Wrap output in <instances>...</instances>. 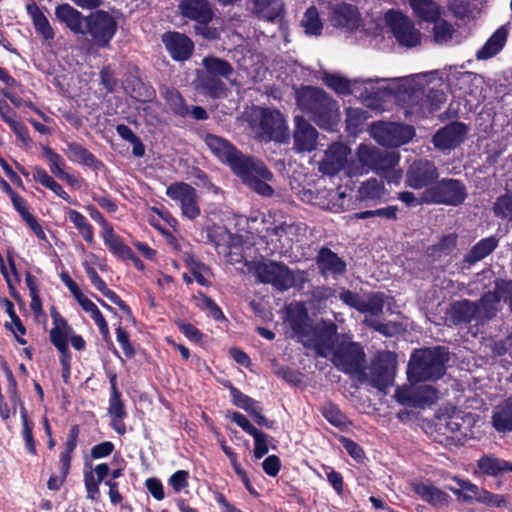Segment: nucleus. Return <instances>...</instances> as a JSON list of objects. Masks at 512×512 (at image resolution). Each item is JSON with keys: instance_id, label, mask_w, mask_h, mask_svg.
<instances>
[{"instance_id": "1", "label": "nucleus", "mask_w": 512, "mask_h": 512, "mask_svg": "<svg viewBox=\"0 0 512 512\" xmlns=\"http://www.w3.org/2000/svg\"><path fill=\"white\" fill-rule=\"evenodd\" d=\"M205 143L250 189L262 196H272L274 190L269 183L273 181V174L261 161L242 155L227 140L213 134L205 136Z\"/></svg>"}, {"instance_id": "2", "label": "nucleus", "mask_w": 512, "mask_h": 512, "mask_svg": "<svg viewBox=\"0 0 512 512\" xmlns=\"http://www.w3.org/2000/svg\"><path fill=\"white\" fill-rule=\"evenodd\" d=\"M284 324L291 337H296L305 346L314 349L317 355L327 357L331 352L336 325L325 320L312 325L303 303L293 302L286 306Z\"/></svg>"}, {"instance_id": "3", "label": "nucleus", "mask_w": 512, "mask_h": 512, "mask_svg": "<svg viewBox=\"0 0 512 512\" xmlns=\"http://www.w3.org/2000/svg\"><path fill=\"white\" fill-rule=\"evenodd\" d=\"M433 78L430 72L406 76L397 80L399 97L408 106V114L427 116L438 110L445 102V96L437 90H429L426 87Z\"/></svg>"}, {"instance_id": "4", "label": "nucleus", "mask_w": 512, "mask_h": 512, "mask_svg": "<svg viewBox=\"0 0 512 512\" xmlns=\"http://www.w3.org/2000/svg\"><path fill=\"white\" fill-rule=\"evenodd\" d=\"M297 104L322 129L334 130L339 123L337 103L319 88L306 86L299 89Z\"/></svg>"}, {"instance_id": "5", "label": "nucleus", "mask_w": 512, "mask_h": 512, "mask_svg": "<svg viewBox=\"0 0 512 512\" xmlns=\"http://www.w3.org/2000/svg\"><path fill=\"white\" fill-rule=\"evenodd\" d=\"M448 354L445 348L435 347L415 351L408 363L409 382L435 381L445 373Z\"/></svg>"}, {"instance_id": "6", "label": "nucleus", "mask_w": 512, "mask_h": 512, "mask_svg": "<svg viewBox=\"0 0 512 512\" xmlns=\"http://www.w3.org/2000/svg\"><path fill=\"white\" fill-rule=\"evenodd\" d=\"M250 127L263 141L284 142L288 139V126L284 116L276 109L253 107L250 112Z\"/></svg>"}, {"instance_id": "7", "label": "nucleus", "mask_w": 512, "mask_h": 512, "mask_svg": "<svg viewBox=\"0 0 512 512\" xmlns=\"http://www.w3.org/2000/svg\"><path fill=\"white\" fill-rule=\"evenodd\" d=\"M255 274L260 282L271 284L280 291L292 287L301 289L308 281V275L305 271H293L285 264L275 261L259 263L256 266Z\"/></svg>"}, {"instance_id": "8", "label": "nucleus", "mask_w": 512, "mask_h": 512, "mask_svg": "<svg viewBox=\"0 0 512 512\" xmlns=\"http://www.w3.org/2000/svg\"><path fill=\"white\" fill-rule=\"evenodd\" d=\"M498 306L499 297L496 294L487 293L478 305L468 300L456 302L451 308L450 317L455 324L469 322L475 317L489 319L495 315Z\"/></svg>"}, {"instance_id": "9", "label": "nucleus", "mask_w": 512, "mask_h": 512, "mask_svg": "<svg viewBox=\"0 0 512 512\" xmlns=\"http://www.w3.org/2000/svg\"><path fill=\"white\" fill-rule=\"evenodd\" d=\"M369 132L378 144L386 147L402 146L415 136L412 126L397 122H374L370 125Z\"/></svg>"}, {"instance_id": "10", "label": "nucleus", "mask_w": 512, "mask_h": 512, "mask_svg": "<svg viewBox=\"0 0 512 512\" xmlns=\"http://www.w3.org/2000/svg\"><path fill=\"white\" fill-rule=\"evenodd\" d=\"M384 21L400 45L413 48L421 44L422 33L416 29L413 21L400 10H388L384 15Z\"/></svg>"}, {"instance_id": "11", "label": "nucleus", "mask_w": 512, "mask_h": 512, "mask_svg": "<svg viewBox=\"0 0 512 512\" xmlns=\"http://www.w3.org/2000/svg\"><path fill=\"white\" fill-rule=\"evenodd\" d=\"M464 184L456 179H442L437 184L424 191V200L427 203L457 206L466 198Z\"/></svg>"}, {"instance_id": "12", "label": "nucleus", "mask_w": 512, "mask_h": 512, "mask_svg": "<svg viewBox=\"0 0 512 512\" xmlns=\"http://www.w3.org/2000/svg\"><path fill=\"white\" fill-rule=\"evenodd\" d=\"M84 29L99 47H107L117 31V22L112 15L97 11L85 19Z\"/></svg>"}, {"instance_id": "13", "label": "nucleus", "mask_w": 512, "mask_h": 512, "mask_svg": "<svg viewBox=\"0 0 512 512\" xmlns=\"http://www.w3.org/2000/svg\"><path fill=\"white\" fill-rule=\"evenodd\" d=\"M337 340L336 330L332 338L331 352L326 358H331L335 366L346 373L356 370L360 366L364 355L361 347L356 343L336 346Z\"/></svg>"}, {"instance_id": "14", "label": "nucleus", "mask_w": 512, "mask_h": 512, "mask_svg": "<svg viewBox=\"0 0 512 512\" xmlns=\"http://www.w3.org/2000/svg\"><path fill=\"white\" fill-rule=\"evenodd\" d=\"M166 194L179 204L184 217L194 220L200 215L198 196L191 185L183 182L173 183L167 187Z\"/></svg>"}, {"instance_id": "15", "label": "nucleus", "mask_w": 512, "mask_h": 512, "mask_svg": "<svg viewBox=\"0 0 512 512\" xmlns=\"http://www.w3.org/2000/svg\"><path fill=\"white\" fill-rule=\"evenodd\" d=\"M396 370V356L391 352H384L378 356L372 366L371 383L379 390H386L393 383Z\"/></svg>"}, {"instance_id": "16", "label": "nucleus", "mask_w": 512, "mask_h": 512, "mask_svg": "<svg viewBox=\"0 0 512 512\" xmlns=\"http://www.w3.org/2000/svg\"><path fill=\"white\" fill-rule=\"evenodd\" d=\"M468 131L469 129L464 123H450L436 132L433 143L441 151H450L464 141Z\"/></svg>"}, {"instance_id": "17", "label": "nucleus", "mask_w": 512, "mask_h": 512, "mask_svg": "<svg viewBox=\"0 0 512 512\" xmlns=\"http://www.w3.org/2000/svg\"><path fill=\"white\" fill-rule=\"evenodd\" d=\"M438 178L435 165L427 160L414 162L407 171L406 184L413 189H422Z\"/></svg>"}, {"instance_id": "18", "label": "nucleus", "mask_w": 512, "mask_h": 512, "mask_svg": "<svg viewBox=\"0 0 512 512\" xmlns=\"http://www.w3.org/2000/svg\"><path fill=\"white\" fill-rule=\"evenodd\" d=\"M349 154L350 150L346 145L340 143L332 144L320 163V171L324 174L334 175L340 170L345 169L348 173V167H353V164L347 162Z\"/></svg>"}, {"instance_id": "19", "label": "nucleus", "mask_w": 512, "mask_h": 512, "mask_svg": "<svg viewBox=\"0 0 512 512\" xmlns=\"http://www.w3.org/2000/svg\"><path fill=\"white\" fill-rule=\"evenodd\" d=\"M294 122V149L298 152L314 150L317 146L318 138L316 129L301 116H296Z\"/></svg>"}, {"instance_id": "20", "label": "nucleus", "mask_w": 512, "mask_h": 512, "mask_svg": "<svg viewBox=\"0 0 512 512\" xmlns=\"http://www.w3.org/2000/svg\"><path fill=\"white\" fill-rule=\"evenodd\" d=\"M162 41L171 57L177 61L188 59L194 49L193 42L186 35L178 32L165 33Z\"/></svg>"}, {"instance_id": "21", "label": "nucleus", "mask_w": 512, "mask_h": 512, "mask_svg": "<svg viewBox=\"0 0 512 512\" xmlns=\"http://www.w3.org/2000/svg\"><path fill=\"white\" fill-rule=\"evenodd\" d=\"M400 154L396 151H380L375 172L383 176L389 183L398 184L403 176L401 169H397Z\"/></svg>"}, {"instance_id": "22", "label": "nucleus", "mask_w": 512, "mask_h": 512, "mask_svg": "<svg viewBox=\"0 0 512 512\" xmlns=\"http://www.w3.org/2000/svg\"><path fill=\"white\" fill-rule=\"evenodd\" d=\"M380 150L369 144H360L357 148V159L360 167H348V175L355 176L374 171L377 168Z\"/></svg>"}, {"instance_id": "23", "label": "nucleus", "mask_w": 512, "mask_h": 512, "mask_svg": "<svg viewBox=\"0 0 512 512\" xmlns=\"http://www.w3.org/2000/svg\"><path fill=\"white\" fill-rule=\"evenodd\" d=\"M110 468L108 464L101 463L96 465L94 469L84 470V484L86 488L87 499L98 502L100 501L99 486L101 482L109 475Z\"/></svg>"}, {"instance_id": "24", "label": "nucleus", "mask_w": 512, "mask_h": 512, "mask_svg": "<svg viewBox=\"0 0 512 512\" xmlns=\"http://www.w3.org/2000/svg\"><path fill=\"white\" fill-rule=\"evenodd\" d=\"M179 9L185 17L199 24H206L213 17V11L207 0H182Z\"/></svg>"}, {"instance_id": "25", "label": "nucleus", "mask_w": 512, "mask_h": 512, "mask_svg": "<svg viewBox=\"0 0 512 512\" xmlns=\"http://www.w3.org/2000/svg\"><path fill=\"white\" fill-rule=\"evenodd\" d=\"M412 490L424 501L436 507L448 505L450 496L429 482L415 481L411 484Z\"/></svg>"}, {"instance_id": "26", "label": "nucleus", "mask_w": 512, "mask_h": 512, "mask_svg": "<svg viewBox=\"0 0 512 512\" xmlns=\"http://www.w3.org/2000/svg\"><path fill=\"white\" fill-rule=\"evenodd\" d=\"M332 23L335 26L353 31L361 26V17L354 6L343 3L334 8Z\"/></svg>"}, {"instance_id": "27", "label": "nucleus", "mask_w": 512, "mask_h": 512, "mask_svg": "<svg viewBox=\"0 0 512 512\" xmlns=\"http://www.w3.org/2000/svg\"><path fill=\"white\" fill-rule=\"evenodd\" d=\"M56 18L76 34H85V19L78 10L69 4H61L55 9Z\"/></svg>"}, {"instance_id": "28", "label": "nucleus", "mask_w": 512, "mask_h": 512, "mask_svg": "<svg viewBox=\"0 0 512 512\" xmlns=\"http://www.w3.org/2000/svg\"><path fill=\"white\" fill-rule=\"evenodd\" d=\"M64 152L73 163L86 166L94 171H98L103 167L101 161L78 143H68Z\"/></svg>"}, {"instance_id": "29", "label": "nucleus", "mask_w": 512, "mask_h": 512, "mask_svg": "<svg viewBox=\"0 0 512 512\" xmlns=\"http://www.w3.org/2000/svg\"><path fill=\"white\" fill-rule=\"evenodd\" d=\"M317 265L324 276L343 274L346 269L345 262L329 249H321L317 257Z\"/></svg>"}, {"instance_id": "30", "label": "nucleus", "mask_w": 512, "mask_h": 512, "mask_svg": "<svg viewBox=\"0 0 512 512\" xmlns=\"http://www.w3.org/2000/svg\"><path fill=\"white\" fill-rule=\"evenodd\" d=\"M408 3L420 21L432 23L441 17V8L434 0H408Z\"/></svg>"}, {"instance_id": "31", "label": "nucleus", "mask_w": 512, "mask_h": 512, "mask_svg": "<svg viewBox=\"0 0 512 512\" xmlns=\"http://www.w3.org/2000/svg\"><path fill=\"white\" fill-rule=\"evenodd\" d=\"M51 315L54 325L50 331L51 342L57 349L62 348L65 350V346L68 345V339L73 330L68 325L66 320L62 318L56 310H53Z\"/></svg>"}, {"instance_id": "32", "label": "nucleus", "mask_w": 512, "mask_h": 512, "mask_svg": "<svg viewBox=\"0 0 512 512\" xmlns=\"http://www.w3.org/2000/svg\"><path fill=\"white\" fill-rule=\"evenodd\" d=\"M492 425L498 432L512 431V397L494 408Z\"/></svg>"}, {"instance_id": "33", "label": "nucleus", "mask_w": 512, "mask_h": 512, "mask_svg": "<svg viewBox=\"0 0 512 512\" xmlns=\"http://www.w3.org/2000/svg\"><path fill=\"white\" fill-rule=\"evenodd\" d=\"M507 30L504 27L497 29L494 34L486 41L485 45L478 50L477 59L485 60L498 54L507 41Z\"/></svg>"}, {"instance_id": "34", "label": "nucleus", "mask_w": 512, "mask_h": 512, "mask_svg": "<svg viewBox=\"0 0 512 512\" xmlns=\"http://www.w3.org/2000/svg\"><path fill=\"white\" fill-rule=\"evenodd\" d=\"M101 237L105 243V245L109 248V250L120 257L131 256V248L128 247L122 239L114 233L112 226H105V229L101 230Z\"/></svg>"}, {"instance_id": "35", "label": "nucleus", "mask_w": 512, "mask_h": 512, "mask_svg": "<svg viewBox=\"0 0 512 512\" xmlns=\"http://www.w3.org/2000/svg\"><path fill=\"white\" fill-rule=\"evenodd\" d=\"M254 11L260 18L274 21L283 12V0H255Z\"/></svg>"}, {"instance_id": "36", "label": "nucleus", "mask_w": 512, "mask_h": 512, "mask_svg": "<svg viewBox=\"0 0 512 512\" xmlns=\"http://www.w3.org/2000/svg\"><path fill=\"white\" fill-rule=\"evenodd\" d=\"M26 8L37 32L40 33L45 39H53L54 31L50 26L48 19L36 5V3H29L27 4Z\"/></svg>"}, {"instance_id": "37", "label": "nucleus", "mask_w": 512, "mask_h": 512, "mask_svg": "<svg viewBox=\"0 0 512 512\" xmlns=\"http://www.w3.org/2000/svg\"><path fill=\"white\" fill-rule=\"evenodd\" d=\"M78 304L82 307V309L90 314V317L95 322L96 326L99 329L100 334L102 335L104 340L110 339V331L108 324L102 315L101 311L98 309L96 304L91 301L88 297L82 298Z\"/></svg>"}, {"instance_id": "38", "label": "nucleus", "mask_w": 512, "mask_h": 512, "mask_svg": "<svg viewBox=\"0 0 512 512\" xmlns=\"http://www.w3.org/2000/svg\"><path fill=\"white\" fill-rule=\"evenodd\" d=\"M302 230L300 225L283 223L273 229V235L277 237L282 249H288L298 239Z\"/></svg>"}, {"instance_id": "39", "label": "nucleus", "mask_w": 512, "mask_h": 512, "mask_svg": "<svg viewBox=\"0 0 512 512\" xmlns=\"http://www.w3.org/2000/svg\"><path fill=\"white\" fill-rule=\"evenodd\" d=\"M202 65L205 68V73L209 75L229 79L233 74V67L229 62L214 56L205 57L202 60Z\"/></svg>"}, {"instance_id": "40", "label": "nucleus", "mask_w": 512, "mask_h": 512, "mask_svg": "<svg viewBox=\"0 0 512 512\" xmlns=\"http://www.w3.org/2000/svg\"><path fill=\"white\" fill-rule=\"evenodd\" d=\"M506 460L500 459L494 455H483L477 461V467L487 476L496 477L505 473Z\"/></svg>"}, {"instance_id": "41", "label": "nucleus", "mask_w": 512, "mask_h": 512, "mask_svg": "<svg viewBox=\"0 0 512 512\" xmlns=\"http://www.w3.org/2000/svg\"><path fill=\"white\" fill-rule=\"evenodd\" d=\"M198 81L199 86L211 97L219 98L225 95L226 85L223 82L222 77L205 73L203 75H199Z\"/></svg>"}, {"instance_id": "42", "label": "nucleus", "mask_w": 512, "mask_h": 512, "mask_svg": "<svg viewBox=\"0 0 512 512\" xmlns=\"http://www.w3.org/2000/svg\"><path fill=\"white\" fill-rule=\"evenodd\" d=\"M67 215L69 220L74 224L82 238L89 244H93L94 230L92 225L87 221L86 217L77 210L68 209Z\"/></svg>"}, {"instance_id": "43", "label": "nucleus", "mask_w": 512, "mask_h": 512, "mask_svg": "<svg viewBox=\"0 0 512 512\" xmlns=\"http://www.w3.org/2000/svg\"><path fill=\"white\" fill-rule=\"evenodd\" d=\"M161 94L164 97L166 104L173 113L181 117L189 115V107L187 106L185 100L177 90L164 88Z\"/></svg>"}, {"instance_id": "44", "label": "nucleus", "mask_w": 512, "mask_h": 512, "mask_svg": "<svg viewBox=\"0 0 512 512\" xmlns=\"http://www.w3.org/2000/svg\"><path fill=\"white\" fill-rule=\"evenodd\" d=\"M301 27L307 35L319 36L323 30V22L315 7H310L304 13L301 20Z\"/></svg>"}, {"instance_id": "45", "label": "nucleus", "mask_w": 512, "mask_h": 512, "mask_svg": "<svg viewBox=\"0 0 512 512\" xmlns=\"http://www.w3.org/2000/svg\"><path fill=\"white\" fill-rule=\"evenodd\" d=\"M418 383L419 382H409L408 384L397 387L394 394L395 400L403 406L415 408V405H420L422 401L415 399Z\"/></svg>"}, {"instance_id": "46", "label": "nucleus", "mask_w": 512, "mask_h": 512, "mask_svg": "<svg viewBox=\"0 0 512 512\" xmlns=\"http://www.w3.org/2000/svg\"><path fill=\"white\" fill-rule=\"evenodd\" d=\"M33 177L42 186L53 191L63 200L70 202V196L65 192L63 187L56 182L43 168H35Z\"/></svg>"}, {"instance_id": "47", "label": "nucleus", "mask_w": 512, "mask_h": 512, "mask_svg": "<svg viewBox=\"0 0 512 512\" xmlns=\"http://www.w3.org/2000/svg\"><path fill=\"white\" fill-rule=\"evenodd\" d=\"M497 244L498 241L494 237L482 239L466 255V261L474 263L482 260L497 247Z\"/></svg>"}, {"instance_id": "48", "label": "nucleus", "mask_w": 512, "mask_h": 512, "mask_svg": "<svg viewBox=\"0 0 512 512\" xmlns=\"http://www.w3.org/2000/svg\"><path fill=\"white\" fill-rule=\"evenodd\" d=\"M432 23V35L435 43L441 45L447 44L453 39L456 30L449 22L439 17L436 21H433Z\"/></svg>"}, {"instance_id": "49", "label": "nucleus", "mask_w": 512, "mask_h": 512, "mask_svg": "<svg viewBox=\"0 0 512 512\" xmlns=\"http://www.w3.org/2000/svg\"><path fill=\"white\" fill-rule=\"evenodd\" d=\"M322 81L331 89H333L337 94L346 95L353 92L352 85H356L357 81L351 83L344 77H341L337 74H329L324 73L322 76Z\"/></svg>"}, {"instance_id": "50", "label": "nucleus", "mask_w": 512, "mask_h": 512, "mask_svg": "<svg viewBox=\"0 0 512 512\" xmlns=\"http://www.w3.org/2000/svg\"><path fill=\"white\" fill-rule=\"evenodd\" d=\"M453 480L458 484L461 489H455L453 487H448L450 491H452L459 498H462L464 501L476 499L478 500V496L483 489H480L477 485L473 484L469 480L460 479L458 477H454Z\"/></svg>"}, {"instance_id": "51", "label": "nucleus", "mask_w": 512, "mask_h": 512, "mask_svg": "<svg viewBox=\"0 0 512 512\" xmlns=\"http://www.w3.org/2000/svg\"><path fill=\"white\" fill-rule=\"evenodd\" d=\"M359 197L362 200L379 199L384 194V185L375 178H371L362 183L358 190Z\"/></svg>"}, {"instance_id": "52", "label": "nucleus", "mask_w": 512, "mask_h": 512, "mask_svg": "<svg viewBox=\"0 0 512 512\" xmlns=\"http://www.w3.org/2000/svg\"><path fill=\"white\" fill-rule=\"evenodd\" d=\"M470 420H466L464 417H462L459 414L452 415L448 418L446 421V430L452 435L457 437H467L470 432Z\"/></svg>"}, {"instance_id": "53", "label": "nucleus", "mask_w": 512, "mask_h": 512, "mask_svg": "<svg viewBox=\"0 0 512 512\" xmlns=\"http://www.w3.org/2000/svg\"><path fill=\"white\" fill-rule=\"evenodd\" d=\"M187 265L189 267L190 273L194 277V280L198 282L202 286L211 285V271L210 269L202 263L197 262L192 257L187 259Z\"/></svg>"}, {"instance_id": "54", "label": "nucleus", "mask_w": 512, "mask_h": 512, "mask_svg": "<svg viewBox=\"0 0 512 512\" xmlns=\"http://www.w3.org/2000/svg\"><path fill=\"white\" fill-rule=\"evenodd\" d=\"M384 307V297L380 293H374L367 297V299H361L358 311L362 313H368L370 315H378L382 312Z\"/></svg>"}, {"instance_id": "55", "label": "nucleus", "mask_w": 512, "mask_h": 512, "mask_svg": "<svg viewBox=\"0 0 512 512\" xmlns=\"http://www.w3.org/2000/svg\"><path fill=\"white\" fill-rule=\"evenodd\" d=\"M108 413L111 418L126 416L124 404L120 398V393L116 388L114 379L111 380V396L109 399Z\"/></svg>"}, {"instance_id": "56", "label": "nucleus", "mask_w": 512, "mask_h": 512, "mask_svg": "<svg viewBox=\"0 0 512 512\" xmlns=\"http://www.w3.org/2000/svg\"><path fill=\"white\" fill-rule=\"evenodd\" d=\"M415 399L422 401L420 405H415V408H425L434 404L438 399L437 390L431 385H417V393Z\"/></svg>"}, {"instance_id": "57", "label": "nucleus", "mask_w": 512, "mask_h": 512, "mask_svg": "<svg viewBox=\"0 0 512 512\" xmlns=\"http://www.w3.org/2000/svg\"><path fill=\"white\" fill-rule=\"evenodd\" d=\"M496 216L512 221V194H505L497 198L494 203Z\"/></svg>"}, {"instance_id": "58", "label": "nucleus", "mask_w": 512, "mask_h": 512, "mask_svg": "<svg viewBox=\"0 0 512 512\" xmlns=\"http://www.w3.org/2000/svg\"><path fill=\"white\" fill-rule=\"evenodd\" d=\"M43 154H44V156L46 157V159L48 161L50 171L57 178H59V176L61 174H63V172H65V170H64V166H65L64 159L62 158V156H60L58 153L54 152L52 149H50L48 147H44L43 148Z\"/></svg>"}, {"instance_id": "59", "label": "nucleus", "mask_w": 512, "mask_h": 512, "mask_svg": "<svg viewBox=\"0 0 512 512\" xmlns=\"http://www.w3.org/2000/svg\"><path fill=\"white\" fill-rule=\"evenodd\" d=\"M322 414L327 421L336 427H341L346 424V418L334 404H327L322 409Z\"/></svg>"}, {"instance_id": "60", "label": "nucleus", "mask_w": 512, "mask_h": 512, "mask_svg": "<svg viewBox=\"0 0 512 512\" xmlns=\"http://www.w3.org/2000/svg\"><path fill=\"white\" fill-rule=\"evenodd\" d=\"M197 306L203 311L207 312L215 320L223 318V313L217 304L210 298L202 295L197 298Z\"/></svg>"}, {"instance_id": "61", "label": "nucleus", "mask_w": 512, "mask_h": 512, "mask_svg": "<svg viewBox=\"0 0 512 512\" xmlns=\"http://www.w3.org/2000/svg\"><path fill=\"white\" fill-rule=\"evenodd\" d=\"M327 196L329 198V202L327 204H322L323 208L333 212H340L343 210L345 200L344 192L331 190L327 192Z\"/></svg>"}, {"instance_id": "62", "label": "nucleus", "mask_w": 512, "mask_h": 512, "mask_svg": "<svg viewBox=\"0 0 512 512\" xmlns=\"http://www.w3.org/2000/svg\"><path fill=\"white\" fill-rule=\"evenodd\" d=\"M489 294H496L499 297V302L501 300L508 302L512 311V281L497 282L494 292H489Z\"/></svg>"}, {"instance_id": "63", "label": "nucleus", "mask_w": 512, "mask_h": 512, "mask_svg": "<svg viewBox=\"0 0 512 512\" xmlns=\"http://www.w3.org/2000/svg\"><path fill=\"white\" fill-rule=\"evenodd\" d=\"M251 436L254 438V456L260 459L268 453V436L260 430H257L256 433Z\"/></svg>"}, {"instance_id": "64", "label": "nucleus", "mask_w": 512, "mask_h": 512, "mask_svg": "<svg viewBox=\"0 0 512 512\" xmlns=\"http://www.w3.org/2000/svg\"><path fill=\"white\" fill-rule=\"evenodd\" d=\"M368 118L367 112L360 108L347 109V126L351 129H357Z\"/></svg>"}]
</instances>
